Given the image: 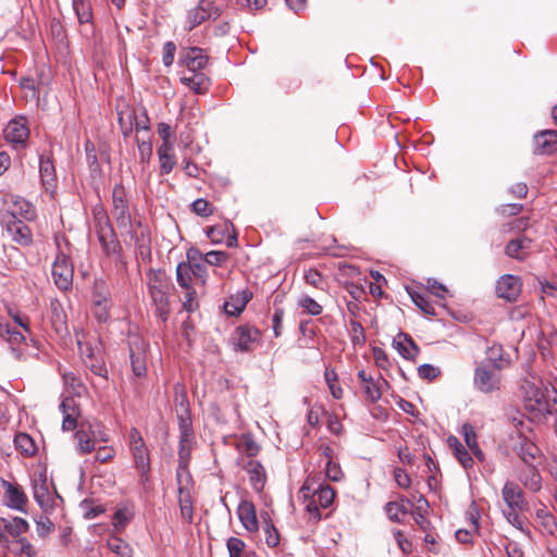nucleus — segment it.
<instances>
[{
  "label": "nucleus",
  "instance_id": "obj_57",
  "mask_svg": "<svg viewBox=\"0 0 557 557\" xmlns=\"http://www.w3.org/2000/svg\"><path fill=\"white\" fill-rule=\"evenodd\" d=\"M136 143L138 147L139 158L141 162H147L150 160L152 156V146L150 141L145 138L136 137Z\"/></svg>",
  "mask_w": 557,
  "mask_h": 557
},
{
  "label": "nucleus",
  "instance_id": "obj_29",
  "mask_svg": "<svg viewBox=\"0 0 557 557\" xmlns=\"http://www.w3.org/2000/svg\"><path fill=\"white\" fill-rule=\"evenodd\" d=\"M39 173L46 189L54 188L57 181L55 170L53 162L49 158H40Z\"/></svg>",
  "mask_w": 557,
  "mask_h": 557
},
{
  "label": "nucleus",
  "instance_id": "obj_47",
  "mask_svg": "<svg viewBox=\"0 0 557 557\" xmlns=\"http://www.w3.org/2000/svg\"><path fill=\"white\" fill-rule=\"evenodd\" d=\"M133 508H119L113 516V524L116 529H123L133 518Z\"/></svg>",
  "mask_w": 557,
  "mask_h": 557
},
{
  "label": "nucleus",
  "instance_id": "obj_54",
  "mask_svg": "<svg viewBox=\"0 0 557 557\" xmlns=\"http://www.w3.org/2000/svg\"><path fill=\"white\" fill-rule=\"evenodd\" d=\"M454 456L466 470L473 467V458L463 445H459Z\"/></svg>",
  "mask_w": 557,
  "mask_h": 557
},
{
  "label": "nucleus",
  "instance_id": "obj_64",
  "mask_svg": "<svg viewBox=\"0 0 557 557\" xmlns=\"http://www.w3.org/2000/svg\"><path fill=\"white\" fill-rule=\"evenodd\" d=\"M175 51L176 46L173 41H168L164 44L162 61L165 66H171L173 64Z\"/></svg>",
  "mask_w": 557,
  "mask_h": 557
},
{
  "label": "nucleus",
  "instance_id": "obj_35",
  "mask_svg": "<svg viewBox=\"0 0 557 557\" xmlns=\"http://www.w3.org/2000/svg\"><path fill=\"white\" fill-rule=\"evenodd\" d=\"M536 519L540 522L541 530L546 535H555L557 531V522L553 515L544 509L536 511Z\"/></svg>",
  "mask_w": 557,
  "mask_h": 557
},
{
  "label": "nucleus",
  "instance_id": "obj_17",
  "mask_svg": "<svg viewBox=\"0 0 557 557\" xmlns=\"http://www.w3.org/2000/svg\"><path fill=\"white\" fill-rule=\"evenodd\" d=\"M502 496L507 505V508L525 509L527 502L523 495V491L517 483L507 481L502 490Z\"/></svg>",
  "mask_w": 557,
  "mask_h": 557
},
{
  "label": "nucleus",
  "instance_id": "obj_22",
  "mask_svg": "<svg viewBox=\"0 0 557 557\" xmlns=\"http://www.w3.org/2000/svg\"><path fill=\"white\" fill-rule=\"evenodd\" d=\"M517 454L524 466L539 465L541 459V453L539 447L528 438L520 441Z\"/></svg>",
  "mask_w": 557,
  "mask_h": 557
},
{
  "label": "nucleus",
  "instance_id": "obj_3",
  "mask_svg": "<svg viewBox=\"0 0 557 557\" xmlns=\"http://www.w3.org/2000/svg\"><path fill=\"white\" fill-rule=\"evenodd\" d=\"M112 216L120 230L129 234L132 238L135 237L132 232L133 222L129 212L127 191L121 183L115 184L112 190Z\"/></svg>",
  "mask_w": 557,
  "mask_h": 557
},
{
  "label": "nucleus",
  "instance_id": "obj_44",
  "mask_svg": "<svg viewBox=\"0 0 557 557\" xmlns=\"http://www.w3.org/2000/svg\"><path fill=\"white\" fill-rule=\"evenodd\" d=\"M63 383L76 396L83 395L86 391L82 380L74 372H65Z\"/></svg>",
  "mask_w": 557,
  "mask_h": 557
},
{
  "label": "nucleus",
  "instance_id": "obj_62",
  "mask_svg": "<svg viewBox=\"0 0 557 557\" xmlns=\"http://www.w3.org/2000/svg\"><path fill=\"white\" fill-rule=\"evenodd\" d=\"M461 433L465 438V442L467 446L470 447H476V434L474 431V428L470 423H465L461 428Z\"/></svg>",
  "mask_w": 557,
  "mask_h": 557
},
{
  "label": "nucleus",
  "instance_id": "obj_37",
  "mask_svg": "<svg viewBox=\"0 0 557 557\" xmlns=\"http://www.w3.org/2000/svg\"><path fill=\"white\" fill-rule=\"evenodd\" d=\"M131 364H132L133 373L137 377L145 376L147 373L145 351L139 348L137 351H135L131 347Z\"/></svg>",
  "mask_w": 557,
  "mask_h": 557
},
{
  "label": "nucleus",
  "instance_id": "obj_59",
  "mask_svg": "<svg viewBox=\"0 0 557 557\" xmlns=\"http://www.w3.org/2000/svg\"><path fill=\"white\" fill-rule=\"evenodd\" d=\"M191 268H193V275L200 280L202 284L206 282L207 277V263L200 257V262H197L195 258L191 256Z\"/></svg>",
  "mask_w": 557,
  "mask_h": 557
},
{
  "label": "nucleus",
  "instance_id": "obj_21",
  "mask_svg": "<svg viewBox=\"0 0 557 557\" xmlns=\"http://www.w3.org/2000/svg\"><path fill=\"white\" fill-rule=\"evenodd\" d=\"M518 480L531 492H539L542 487V476L537 465L525 466L524 469L520 470Z\"/></svg>",
  "mask_w": 557,
  "mask_h": 557
},
{
  "label": "nucleus",
  "instance_id": "obj_34",
  "mask_svg": "<svg viewBox=\"0 0 557 557\" xmlns=\"http://www.w3.org/2000/svg\"><path fill=\"white\" fill-rule=\"evenodd\" d=\"M134 120H136V110L126 109L121 110L117 113V121L122 131V134L127 137L132 134L135 123Z\"/></svg>",
  "mask_w": 557,
  "mask_h": 557
},
{
  "label": "nucleus",
  "instance_id": "obj_2",
  "mask_svg": "<svg viewBox=\"0 0 557 557\" xmlns=\"http://www.w3.org/2000/svg\"><path fill=\"white\" fill-rule=\"evenodd\" d=\"M300 493L307 500L306 511L310 515V520L315 523L321 520L319 508H327L335 497V491L330 485L319 484L318 487H313L309 481L301 486Z\"/></svg>",
  "mask_w": 557,
  "mask_h": 557
},
{
  "label": "nucleus",
  "instance_id": "obj_43",
  "mask_svg": "<svg viewBox=\"0 0 557 557\" xmlns=\"http://www.w3.org/2000/svg\"><path fill=\"white\" fill-rule=\"evenodd\" d=\"M181 82L197 94H203L208 89L207 78L196 73L190 77H182Z\"/></svg>",
  "mask_w": 557,
  "mask_h": 557
},
{
  "label": "nucleus",
  "instance_id": "obj_40",
  "mask_svg": "<svg viewBox=\"0 0 557 557\" xmlns=\"http://www.w3.org/2000/svg\"><path fill=\"white\" fill-rule=\"evenodd\" d=\"M73 8L81 24L91 22L92 11L88 0H73Z\"/></svg>",
  "mask_w": 557,
  "mask_h": 557
},
{
  "label": "nucleus",
  "instance_id": "obj_49",
  "mask_svg": "<svg viewBox=\"0 0 557 557\" xmlns=\"http://www.w3.org/2000/svg\"><path fill=\"white\" fill-rule=\"evenodd\" d=\"M410 296H411V299L414 302V305L421 311H423L424 313L430 314V315L435 314V309H434L433 305L429 301V299L426 298V296L424 294L414 292V293L410 294Z\"/></svg>",
  "mask_w": 557,
  "mask_h": 557
},
{
  "label": "nucleus",
  "instance_id": "obj_51",
  "mask_svg": "<svg viewBox=\"0 0 557 557\" xmlns=\"http://www.w3.org/2000/svg\"><path fill=\"white\" fill-rule=\"evenodd\" d=\"M226 547L230 557H243L246 544L243 540L232 536L227 540Z\"/></svg>",
  "mask_w": 557,
  "mask_h": 557
},
{
  "label": "nucleus",
  "instance_id": "obj_33",
  "mask_svg": "<svg viewBox=\"0 0 557 557\" xmlns=\"http://www.w3.org/2000/svg\"><path fill=\"white\" fill-rule=\"evenodd\" d=\"M178 505L181 510V517L184 521L187 523L193 522L194 517V508H193V500L191 496L188 491H186L184 487H178Z\"/></svg>",
  "mask_w": 557,
  "mask_h": 557
},
{
  "label": "nucleus",
  "instance_id": "obj_7",
  "mask_svg": "<svg viewBox=\"0 0 557 557\" xmlns=\"http://www.w3.org/2000/svg\"><path fill=\"white\" fill-rule=\"evenodd\" d=\"M74 269L70 258L65 253H59L52 264L54 284L61 290H67L73 284Z\"/></svg>",
  "mask_w": 557,
  "mask_h": 557
},
{
  "label": "nucleus",
  "instance_id": "obj_18",
  "mask_svg": "<svg viewBox=\"0 0 557 557\" xmlns=\"http://www.w3.org/2000/svg\"><path fill=\"white\" fill-rule=\"evenodd\" d=\"M533 143L535 153L553 154L557 151V131H542L534 136Z\"/></svg>",
  "mask_w": 557,
  "mask_h": 557
},
{
  "label": "nucleus",
  "instance_id": "obj_8",
  "mask_svg": "<svg viewBox=\"0 0 557 557\" xmlns=\"http://www.w3.org/2000/svg\"><path fill=\"white\" fill-rule=\"evenodd\" d=\"M1 224L11 239L20 246L26 247L33 243V233L23 220L1 219Z\"/></svg>",
  "mask_w": 557,
  "mask_h": 557
},
{
  "label": "nucleus",
  "instance_id": "obj_26",
  "mask_svg": "<svg viewBox=\"0 0 557 557\" xmlns=\"http://www.w3.org/2000/svg\"><path fill=\"white\" fill-rule=\"evenodd\" d=\"M260 519L262 521V530L267 545L275 548L278 545V530L272 521L269 512L262 511L260 513Z\"/></svg>",
  "mask_w": 557,
  "mask_h": 557
},
{
  "label": "nucleus",
  "instance_id": "obj_36",
  "mask_svg": "<svg viewBox=\"0 0 557 557\" xmlns=\"http://www.w3.org/2000/svg\"><path fill=\"white\" fill-rule=\"evenodd\" d=\"M14 444L16 449L26 457H30L36 453V445L33 438L26 433L16 434Z\"/></svg>",
  "mask_w": 557,
  "mask_h": 557
},
{
  "label": "nucleus",
  "instance_id": "obj_63",
  "mask_svg": "<svg viewBox=\"0 0 557 557\" xmlns=\"http://www.w3.org/2000/svg\"><path fill=\"white\" fill-rule=\"evenodd\" d=\"M136 131H149L150 121L145 109L136 111V120H134Z\"/></svg>",
  "mask_w": 557,
  "mask_h": 557
},
{
  "label": "nucleus",
  "instance_id": "obj_41",
  "mask_svg": "<svg viewBox=\"0 0 557 557\" xmlns=\"http://www.w3.org/2000/svg\"><path fill=\"white\" fill-rule=\"evenodd\" d=\"M482 363H493V367L505 368L509 364V361L503 358V347L500 345H493L487 348L486 360Z\"/></svg>",
  "mask_w": 557,
  "mask_h": 557
},
{
  "label": "nucleus",
  "instance_id": "obj_31",
  "mask_svg": "<svg viewBox=\"0 0 557 557\" xmlns=\"http://www.w3.org/2000/svg\"><path fill=\"white\" fill-rule=\"evenodd\" d=\"M188 262H181L176 268V281L178 285L188 289L191 288V280H193V268H191V253H187Z\"/></svg>",
  "mask_w": 557,
  "mask_h": 557
},
{
  "label": "nucleus",
  "instance_id": "obj_12",
  "mask_svg": "<svg viewBox=\"0 0 557 557\" xmlns=\"http://www.w3.org/2000/svg\"><path fill=\"white\" fill-rule=\"evenodd\" d=\"M2 486L4 488V504L9 508L25 511L28 499L23 487L7 480H2Z\"/></svg>",
  "mask_w": 557,
  "mask_h": 557
},
{
  "label": "nucleus",
  "instance_id": "obj_60",
  "mask_svg": "<svg viewBox=\"0 0 557 557\" xmlns=\"http://www.w3.org/2000/svg\"><path fill=\"white\" fill-rule=\"evenodd\" d=\"M207 264L221 265L226 262L228 256L224 251H209L202 258Z\"/></svg>",
  "mask_w": 557,
  "mask_h": 557
},
{
  "label": "nucleus",
  "instance_id": "obj_53",
  "mask_svg": "<svg viewBox=\"0 0 557 557\" xmlns=\"http://www.w3.org/2000/svg\"><path fill=\"white\" fill-rule=\"evenodd\" d=\"M193 212L199 216H209L213 213L212 206L203 198H198L191 203Z\"/></svg>",
  "mask_w": 557,
  "mask_h": 557
},
{
  "label": "nucleus",
  "instance_id": "obj_6",
  "mask_svg": "<svg viewBox=\"0 0 557 557\" xmlns=\"http://www.w3.org/2000/svg\"><path fill=\"white\" fill-rule=\"evenodd\" d=\"M33 495L45 513L53 509L55 499L59 497L55 492L50 491V484L44 473L33 480Z\"/></svg>",
  "mask_w": 557,
  "mask_h": 557
},
{
  "label": "nucleus",
  "instance_id": "obj_28",
  "mask_svg": "<svg viewBox=\"0 0 557 557\" xmlns=\"http://www.w3.org/2000/svg\"><path fill=\"white\" fill-rule=\"evenodd\" d=\"M357 376L363 385L367 399H369L371 403L379 400L381 398V391L373 377L368 375L364 370H359Z\"/></svg>",
  "mask_w": 557,
  "mask_h": 557
},
{
  "label": "nucleus",
  "instance_id": "obj_14",
  "mask_svg": "<svg viewBox=\"0 0 557 557\" xmlns=\"http://www.w3.org/2000/svg\"><path fill=\"white\" fill-rule=\"evenodd\" d=\"M180 63L185 65L190 72L197 73L208 64V57L203 50L198 47H189L182 50Z\"/></svg>",
  "mask_w": 557,
  "mask_h": 557
},
{
  "label": "nucleus",
  "instance_id": "obj_61",
  "mask_svg": "<svg viewBox=\"0 0 557 557\" xmlns=\"http://www.w3.org/2000/svg\"><path fill=\"white\" fill-rule=\"evenodd\" d=\"M441 371L438 368L432 366V364H429V363H424V364H421L419 368H418V374L421 379H424V380H434L435 377H437L440 375Z\"/></svg>",
  "mask_w": 557,
  "mask_h": 557
},
{
  "label": "nucleus",
  "instance_id": "obj_9",
  "mask_svg": "<svg viewBox=\"0 0 557 557\" xmlns=\"http://www.w3.org/2000/svg\"><path fill=\"white\" fill-rule=\"evenodd\" d=\"M218 16L219 10L210 1L201 0L196 8L188 11L186 29L191 30L202 22Z\"/></svg>",
  "mask_w": 557,
  "mask_h": 557
},
{
  "label": "nucleus",
  "instance_id": "obj_50",
  "mask_svg": "<svg viewBox=\"0 0 557 557\" xmlns=\"http://www.w3.org/2000/svg\"><path fill=\"white\" fill-rule=\"evenodd\" d=\"M385 511L389 518V520L394 522H400L401 517L407 513V509L405 506L399 505L395 502H388L385 505Z\"/></svg>",
  "mask_w": 557,
  "mask_h": 557
},
{
  "label": "nucleus",
  "instance_id": "obj_27",
  "mask_svg": "<svg viewBox=\"0 0 557 557\" xmlns=\"http://www.w3.org/2000/svg\"><path fill=\"white\" fill-rule=\"evenodd\" d=\"M250 297H251V295L248 294L247 292H242L235 296H231L224 302V310H225L226 314L233 315V317L238 315L246 307Z\"/></svg>",
  "mask_w": 557,
  "mask_h": 557
},
{
  "label": "nucleus",
  "instance_id": "obj_30",
  "mask_svg": "<svg viewBox=\"0 0 557 557\" xmlns=\"http://www.w3.org/2000/svg\"><path fill=\"white\" fill-rule=\"evenodd\" d=\"M158 157L161 174H169L176 164L173 146L161 145L158 148Z\"/></svg>",
  "mask_w": 557,
  "mask_h": 557
},
{
  "label": "nucleus",
  "instance_id": "obj_46",
  "mask_svg": "<svg viewBox=\"0 0 557 557\" xmlns=\"http://www.w3.org/2000/svg\"><path fill=\"white\" fill-rule=\"evenodd\" d=\"M325 382L335 399L343 397V388L337 384V374L334 370H326L324 373Z\"/></svg>",
  "mask_w": 557,
  "mask_h": 557
},
{
  "label": "nucleus",
  "instance_id": "obj_1",
  "mask_svg": "<svg viewBox=\"0 0 557 557\" xmlns=\"http://www.w3.org/2000/svg\"><path fill=\"white\" fill-rule=\"evenodd\" d=\"M128 447L134 468L138 473V483L141 485L144 491L149 492L151 490L150 450L136 428H132L129 430Z\"/></svg>",
  "mask_w": 557,
  "mask_h": 557
},
{
  "label": "nucleus",
  "instance_id": "obj_19",
  "mask_svg": "<svg viewBox=\"0 0 557 557\" xmlns=\"http://www.w3.org/2000/svg\"><path fill=\"white\" fill-rule=\"evenodd\" d=\"M237 516L243 527L248 532H256L259 522L256 513L255 505L247 499H243L237 507Z\"/></svg>",
  "mask_w": 557,
  "mask_h": 557
},
{
  "label": "nucleus",
  "instance_id": "obj_16",
  "mask_svg": "<svg viewBox=\"0 0 557 557\" xmlns=\"http://www.w3.org/2000/svg\"><path fill=\"white\" fill-rule=\"evenodd\" d=\"M259 332L249 326H239L232 336V343L235 350L249 351L252 345L258 341Z\"/></svg>",
  "mask_w": 557,
  "mask_h": 557
},
{
  "label": "nucleus",
  "instance_id": "obj_32",
  "mask_svg": "<svg viewBox=\"0 0 557 557\" xmlns=\"http://www.w3.org/2000/svg\"><path fill=\"white\" fill-rule=\"evenodd\" d=\"M530 243L531 240L527 237L511 239L505 248V253L510 258L521 260L525 256V250L530 248Z\"/></svg>",
  "mask_w": 557,
  "mask_h": 557
},
{
  "label": "nucleus",
  "instance_id": "obj_15",
  "mask_svg": "<svg viewBox=\"0 0 557 557\" xmlns=\"http://www.w3.org/2000/svg\"><path fill=\"white\" fill-rule=\"evenodd\" d=\"M63 413L62 430L73 431L77 426V418L81 416L79 405L73 396H66L60 404Z\"/></svg>",
  "mask_w": 557,
  "mask_h": 557
},
{
  "label": "nucleus",
  "instance_id": "obj_58",
  "mask_svg": "<svg viewBox=\"0 0 557 557\" xmlns=\"http://www.w3.org/2000/svg\"><path fill=\"white\" fill-rule=\"evenodd\" d=\"M325 475L327 479L338 482L343 478V471L338 463H335L332 459H329L325 463Z\"/></svg>",
  "mask_w": 557,
  "mask_h": 557
},
{
  "label": "nucleus",
  "instance_id": "obj_23",
  "mask_svg": "<svg viewBox=\"0 0 557 557\" xmlns=\"http://www.w3.org/2000/svg\"><path fill=\"white\" fill-rule=\"evenodd\" d=\"M394 346L405 359H413L419 352V348L413 339L404 333L397 335L394 339Z\"/></svg>",
  "mask_w": 557,
  "mask_h": 557
},
{
  "label": "nucleus",
  "instance_id": "obj_39",
  "mask_svg": "<svg viewBox=\"0 0 557 557\" xmlns=\"http://www.w3.org/2000/svg\"><path fill=\"white\" fill-rule=\"evenodd\" d=\"M109 549L119 557H133L131 545L120 537H111L107 543Z\"/></svg>",
  "mask_w": 557,
  "mask_h": 557
},
{
  "label": "nucleus",
  "instance_id": "obj_25",
  "mask_svg": "<svg viewBox=\"0 0 557 557\" xmlns=\"http://www.w3.org/2000/svg\"><path fill=\"white\" fill-rule=\"evenodd\" d=\"M28 522L20 517L12 519L0 518V529H4L11 536L18 537L28 531Z\"/></svg>",
  "mask_w": 557,
  "mask_h": 557
},
{
  "label": "nucleus",
  "instance_id": "obj_38",
  "mask_svg": "<svg viewBox=\"0 0 557 557\" xmlns=\"http://www.w3.org/2000/svg\"><path fill=\"white\" fill-rule=\"evenodd\" d=\"M236 448L238 451L246 454L247 456H256L260 447L256 443V441L252 438L250 434H243L237 441H236Z\"/></svg>",
  "mask_w": 557,
  "mask_h": 557
},
{
  "label": "nucleus",
  "instance_id": "obj_24",
  "mask_svg": "<svg viewBox=\"0 0 557 557\" xmlns=\"http://www.w3.org/2000/svg\"><path fill=\"white\" fill-rule=\"evenodd\" d=\"M168 290L169 289H157L154 286L152 292L149 293L151 300L156 306L157 315L162 321H166L170 313Z\"/></svg>",
  "mask_w": 557,
  "mask_h": 557
},
{
  "label": "nucleus",
  "instance_id": "obj_11",
  "mask_svg": "<svg viewBox=\"0 0 557 557\" xmlns=\"http://www.w3.org/2000/svg\"><path fill=\"white\" fill-rule=\"evenodd\" d=\"M9 216H12V220L32 221L36 218V210L26 199L16 197L2 213L1 219H9Z\"/></svg>",
  "mask_w": 557,
  "mask_h": 557
},
{
  "label": "nucleus",
  "instance_id": "obj_13",
  "mask_svg": "<svg viewBox=\"0 0 557 557\" xmlns=\"http://www.w3.org/2000/svg\"><path fill=\"white\" fill-rule=\"evenodd\" d=\"M521 281L518 276L503 275L496 284V294L499 298L508 301H516L521 293Z\"/></svg>",
  "mask_w": 557,
  "mask_h": 557
},
{
  "label": "nucleus",
  "instance_id": "obj_55",
  "mask_svg": "<svg viewBox=\"0 0 557 557\" xmlns=\"http://www.w3.org/2000/svg\"><path fill=\"white\" fill-rule=\"evenodd\" d=\"M53 529L54 523L47 516H41L36 520V531L40 537H46Z\"/></svg>",
  "mask_w": 557,
  "mask_h": 557
},
{
  "label": "nucleus",
  "instance_id": "obj_4",
  "mask_svg": "<svg viewBox=\"0 0 557 557\" xmlns=\"http://www.w3.org/2000/svg\"><path fill=\"white\" fill-rule=\"evenodd\" d=\"M94 216L96 222V232L103 251L108 256L119 255L121 251V245L116 238L108 214L102 208H96L94 210Z\"/></svg>",
  "mask_w": 557,
  "mask_h": 557
},
{
  "label": "nucleus",
  "instance_id": "obj_20",
  "mask_svg": "<svg viewBox=\"0 0 557 557\" xmlns=\"http://www.w3.org/2000/svg\"><path fill=\"white\" fill-rule=\"evenodd\" d=\"M243 468L249 475L250 484L256 492H261L264 487L267 475L263 466L253 459L247 460Z\"/></svg>",
  "mask_w": 557,
  "mask_h": 557
},
{
  "label": "nucleus",
  "instance_id": "obj_10",
  "mask_svg": "<svg viewBox=\"0 0 557 557\" xmlns=\"http://www.w3.org/2000/svg\"><path fill=\"white\" fill-rule=\"evenodd\" d=\"M29 137V128L24 116L11 120L4 128V138L16 145L24 147Z\"/></svg>",
  "mask_w": 557,
  "mask_h": 557
},
{
  "label": "nucleus",
  "instance_id": "obj_48",
  "mask_svg": "<svg viewBox=\"0 0 557 557\" xmlns=\"http://www.w3.org/2000/svg\"><path fill=\"white\" fill-rule=\"evenodd\" d=\"M298 306L310 315H319L322 312V306L309 296H302L298 299Z\"/></svg>",
  "mask_w": 557,
  "mask_h": 557
},
{
  "label": "nucleus",
  "instance_id": "obj_5",
  "mask_svg": "<svg viewBox=\"0 0 557 557\" xmlns=\"http://www.w3.org/2000/svg\"><path fill=\"white\" fill-rule=\"evenodd\" d=\"M493 367V363H480L473 374V385L475 389L483 394H493L502 388L504 368Z\"/></svg>",
  "mask_w": 557,
  "mask_h": 557
},
{
  "label": "nucleus",
  "instance_id": "obj_45",
  "mask_svg": "<svg viewBox=\"0 0 557 557\" xmlns=\"http://www.w3.org/2000/svg\"><path fill=\"white\" fill-rule=\"evenodd\" d=\"M75 438L77 441V449L81 454H89L95 449L94 440L85 431H77Z\"/></svg>",
  "mask_w": 557,
  "mask_h": 557
},
{
  "label": "nucleus",
  "instance_id": "obj_42",
  "mask_svg": "<svg viewBox=\"0 0 557 557\" xmlns=\"http://www.w3.org/2000/svg\"><path fill=\"white\" fill-rule=\"evenodd\" d=\"M349 337L354 347H361L366 343L364 329L356 320H350L348 325Z\"/></svg>",
  "mask_w": 557,
  "mask_h": 557
},
{
  "label": "nucleus",
  "instance_id": "obj_56",
  "mask_svg": "<svg viewBox=\"0 0 557 557\" xmlns=\"http://www.w3.org/2000/svg\"><path fill=\"white\" fill-rule=\"evenodd\" d=\"M174 401L176 416H184L190 413L189 403L184 392L176 393Z\"/></svg>",
  "mask_w": 557,
  "mask_h": 557
},
{
  "label": "nucleus",
  "instance_id": "obj_52",
  "mask_svg": "<svg viewBox=\"0 0 557 557\" xmlns=\"http://www.w3.org/2000/svg\"><path fill=\"white\" fill-rule=\"evenodd\" d=\"M524 509H511V508H507L503 511L506 520L515 528H517L518 530L522 531L523 533L528 534L529 531H525L523 529V524H522V520L519 516V512L520 511H523Z\"/></svg>",
  "mask_w": 557,
  "mask_h": 557
}]
</instances>
